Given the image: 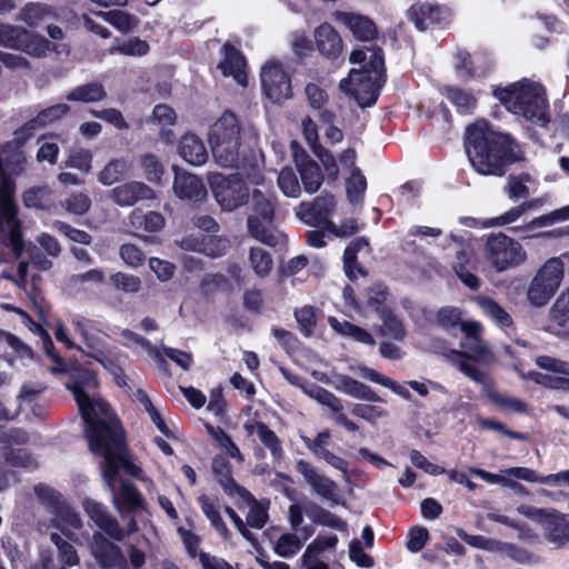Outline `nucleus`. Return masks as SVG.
<instances>
[{
  "label": "nucleus",
  "mask_w": 569,
  "mask_h": 569,
  "mask_svg": "<svg viewBox=\"0 0 569 569\" xmlns=\"http://www.w3.org/2000/svg\"><path fill=\"white\" fill-rule=\"evenodd\" d=\"M127 170L128 164L123 159H113L98 173V181L103 186H111L119 181Z\"/></svg>",
  "instance_id": "603ef678"
},
{
  "label": "nucleus",
  "mask_w": 569,
  "mask_h": 569,
  "mask_svg": "<svg viewBox=\"0 0 569 569\" xmlns=\"http://www.w3.org/2000/svg\"><path fill=\"white\" fill-rule=\"evenodd\" d=\"M92 163V152L84 148H72L68 153L66 166L89 173Z\"/></svg>",
  "instance_id": "bf43d9fd"
},
{
  "label": "nucleus",
  "mask_w": 569,
  "mask_h": 569,
  "mask_svg": "<svg viewBox=\"0 0 569 569\" xmlns=\"http://www.w3.org/2000/svg\"><path fill=\"white\" fill-rule=\"evenodd\" d=\"M199 505L201 507L202 512L211 522V526L218 531V533L223 537H229V530L222 520L219 512V502L214 499H211L204 495L198 498Z\"/></svg>",
  "instance_id": "c03bdc74"
},
{
  "label": "nucleus",
  "mask_w": 569,
  "mask_h": 569,
  "mask_svg": "<svg viewBox=\"0 0 569 569\" xmlns=\"http://www.w3.org/2000/svg\"><path fill=\"white\" fill-rule=\"evenodd\" d=\"M99 382L93 372L68 383L84 422V435L93 455L103 458L101 472L112 493L114 508L124 518L144 508L141 495L131 485L119 479V469L138 477L141 469L131 462L126 452L123 432L110 407L97 393Z\"/></svg>",
  "instance_id": "f257e3e1"
},
{
  "label": "nucleus",
  "mask_w": 569,
  "mask_h": 569,
  "mask_svg": "<svg viewBox=\"0 0 569 569\" xmlns=\"http://www.w3.org/2000/svg\"><path fill=\"white\" fill-rule=\"evenodd\" d=\"M119 256L132 269L141 267L146 260L144 252L133 243H123L119 249Z\"/></svg>",
  "instance_id": "338daca9"
},
{
  "label": "nucleus",
  "mask_w": 569,
  "mask_h": 569,
  "mask_svg": "<svg viewBox=\"0 0 569 569\" xmlns=\"http://www.w3.org/2000/svg\"><path fill=\"white\" fill-rule=\"evenodd\" d=\"M2 456L12 467L33 468L36 459L23 448H3Z\"/></svg>",
  "instance_id": "680f3d73"
},
{
  "label": "nucleus",
  "mask_w": 569,
  "mask_h": 569,
  "mask_svg": "<svg viewBox=\"0 0 569 569\" xmlns=\"http://www.w3.org/2000/svg\"><path fill=\"white\" fill-rule=\"evenodd\" d=\"M172 170L174 171L172 189L179 199L192 203H201L207 199V188L198 176L180 170L177 166H172Z\"/></svg>",
  "instance_id": "2eb2a0df"
},
{
  "label": "nucleus",
  "mask_w": 569,
  "mask_h": 569,
  "mask_svg": "<svg viewBox=\"0 0 569 569\" xmlns=\"http://www.w3.org/2000/svg\"><path fill=\"white\" fill-rule=\"evenodd\" d=\"M332 17L335 20L345 24L353 37L360 41H370L377 36L375 22L362 14L345 11H336Z\"/></svg>",
  "instance_id": "412c9836"
},
{
  "label": "nucleus",
  "mask_w": 569,
  "mask_h": 569,
  "mask_svg": "<svg viewBox=\"0 0 569 569\" xmlns=\"http://www.w3.org/2000/svg\"><path fill=\"white\" fill-rule=\"evenodd\" d=\"M70 108L66 103H58L41 110L37 117L29 120L24 126L16 131L14 140L17 143H23L29 137L32 136L33 131L40 127L48 126L69 112Z\"/></svg>",
  "instance_id": "aec40b11"
},
{
  "label": "nucleus",
  "mask_w": 569,
  "mask_h": 569,
  "mask_svg": "<svg viewBox=\"0 0 569 569\" xmlns=\"http://www.w3.org/2000/svg\"><path fill=\"white\" fill-rule=\"evenodd\" d=\"M566 220H569V204L548 214L537 217L526 224L517 226L513 230L522 234L525 238H530L533 230Z\"/></svg>",
  "instance_id": "c9c22d12"
},
{
  "label": "nucleus",
  "mask_w": 569,
  "mask_h": 569,
  "mask_svg": "<svg viewBox=\"0 0 569 569\" xmlns=\"http://www.w3.org/2000/svg\"><path fill=\"white\" fill-rule=\"evenodd\" d=\"M53 515L52 521L62 533L71 539V530L81 527V520L74 509L64 500L56 510L51 511Z\"/></svg>",
  "instance_id": "e433bc0d"
},
{
  "label": "nucleus",
  "mask_w": 569,
  "mask_h": 569,
  "mask_svg": "<svg viewBox=\"0 0 569 569\" xmlns=\"http://www.w3.org/2000/svg\"><path fill=\"white\" fill-rule=\"evenodd\" d=\"M278 184L282 193L290 198H298L301 193L299 180L291 168H283L278 177Z\"/></svg>",
  "instance_id": "e2e57ef3"
},
{
  "label": "nucleus",
  "mask_w": 569,
  "mask_h": 569,
  "mask_svg": "<svg viewBox=\"0 0 569 569\" xmlns=\"http://www.w3.org/2000/svg\"><path fill=\"white\" fill-rule=\"evenodd\" d=\"M149 51V44L139 38H131L122 42H116L110 47L111 54L121 53L130 57H141Z\"/></svg>",
  "instance_id": "5fc2aeb1"
},
{
  "label": "nucleus",
  "mask_w": 569,
  "mask_h": 569,
  "mask_svg": "<svg viewBox=\"0 0 569 569\" xmlns=\"http://www.w3.org/2000/svg\"><path fill=\"white\" fill-rule=\"evenodd\" d=\"M210 188L218 204L224 211H233L249 202L250 190L239 174L211 177Z\"/></svg>",
  "instance_id": "9d476101"
},
{
  "label": "nucleus",
  "mask_w": 569,
  "mask_h": 569,
  "mask_svg": "<svg viewBox=\"0 0 569 569\" xmlns=\"http://www.w3.org/2000/svg\"><path fill=\"white\" fill-rule=\"evenodd\" d=\"M462 312L459 308L447 306L442 307L436 313V322L443 329H451L461 326Z\"/></svg>",
  "instance_id": "69168bd1"
},
{
  "label": "nucleus",
  "mask_w": 569,
  "mask_h": 569,
  "mask_svg": "<svg viewBox=\"0 0 569 569\" xmlns=\"http://www.w3.org/2000/svg\"><path fill=\"white\" fill-rule=\"evenodd\" d=\"M497 406L502 410L513 413H526L528 406L519 398L499 393L492 388L490 393L487 395Z\"/></svg>",
  "instance_id": "13d9d810"
},
{
  "label": "nucleus",
  "mask_w": 569,
  "mask_h": 569,
  "mask_svg": "<svg viewBox=\"0 0 569 569\" xmlns=\"http://www.w3.org/2000/svg\"><path fill=\"white\" fill-rule=\"evenodd\" d=\"M369 252V241L365 237H359L351 241L343 252V268L346 274L350 279H355L358 274H363V270L356 264L358 252Z\"/></svg>",
  "instance_id": "4c0bfd02"
},
{
  "label": "nucleus",
  "mask_w": 569,
  "mask_h": 569,
  "mask_svg": "<svg viewBox=\"0 0 569 569\" xmlns=\"http://www.w3.org/2000/svg\"><path fill=\"white\" fill-rule=\"evenodd\" d=\"M83 509L96 526L103 530L110 538L121 540L124 537V531L120 528L117 519L110 515L104 505L87 498L83 501Z\"/></svg>",
  "instance_id": "a211bd4d"
},
{
  "label": "nucleus",
  "mask_w": 569,
  "mask_h": 569,
  "mask_svg": "<svg viewBox=\"0 0 569 569\" xmlns=\"http://www.w3.org/2000/svg\"><path fill=\"white\" fill-rule=\"evenodd\" d=\"M16 184L0 162V234L19 257L23 250L17 207L13 200Z\"/></svg>",
  "instance_id": "0eeeda50"
},
{
  "label": "nucleus",
  "mask_w": 569,
  "mask_h": 569,
  "mask_svg": "<svg viewBox=\"0 0 569 569\" xmlns=\"http://www.w3.org/2000/svg\"><path fill=\"white\" fill-rule=\"evenodd\" d=\"M248 503L246 526L261 529L267 520V507L262 502H258L249 492V497H241Z\"/></svg>",
  "instance_id": "3c124183"
},
{
  "label": "nucleus",
  "mask_w": 569,
  "mask_h": 569,
  "mask_svg": "<svg viewBox=\"0 0 569 569\" xmlns=\"http://www.w3.org/2000/svg\"><path fill=\"white\" fill-rule=\"evenodd\" d=\"M337 206L336 198L332 194L323 193L311 202H301L295 209L296 217L312 227H322L326 230L329 218L335 212Z\"/></svg>",
  "instance_id": "ddd939ff"
},
{
  "label": "nucleus",
  "mask_w": 569,
  "mask_h": 569,
  "mask_svg": "<svg viewBox=\"0 0 569 569\" xmlns=\"http://www.w3.org/2000/svg\"><path fill=\"white\" fill-rule=\"evenodd\" d=\"M181 247L187 250L203 252L206 256L216 258L223 256L230 248V241L226 237L209 236L201 242L192 238L181 241Z\"/></svg>",
  "instance_id": "c85d7f7f"
},
{
  "label": "nucleus",
  "mask_w": 569,
  "mask_h": 569,
  "mask_svg": "<svg viewBox=\"0 0 569 569\" xmlns=\"http://www.w3.org/2000/svg\"><path fill=\"white\" fill-rule=\"evenodd\" d=\"M565 266L560 258L548 259L537 271L527 291V298L535 307L545 306L560 287Z\"/></svg>",
  "instance_id": "6e6552de"
},
{
  "label": "nucleus",
  "mask_w": 569,
  "mask_h": 569,
  "mask_svg": "<svg viewBox=\"0 0 569 569\" xmlns=\"http://www.w3.org/2000/svg\"><path fill=\"white\" fill-rule=\"evenodd\" d=\"M328 323L340 336L351 338L367 346H375L376 343L373 337L367 330L351 322L346 320L340 321L335 317H329Z\"/></svg>",
  "instance_id": "58836bf2"
},
{
  "label": "nucleus",
  "mask_w": 569,
  "mask_h": 569,
  "mask_svg": "<svg viewBox=\"0 0 569 569\" xmlns=\"http://www.w3.org/2000/svg\"><path fill=\"white\" fill-rule=\"evenodd\" d=\"M466 152L472 168L483 176H502L508 163L521 159L517 143L490 129L486 121L468 127Z\"/></svg>",
  "instance_id": "f03ea898"
},
{
  "label": "nucleus",
  "mask_w": 569,
  "mask_h": 569,
  "mask_svg": "<svg viewBox=\"0 0 569 569\" xmlns=\"http://www.w3.org/2000/svg\"><path fill=\"white\" fill-rule=\"evenodd\" d=\"M536 363L541 369L566 377H553L547 373L530 371L527 375L529 379L549 389L569 391V362L548 356H540L536 359Z\"/></svg>",
  "instance_id": "4468645a"
},
{
  "label": "nucleus",
  "mask_w": 569,
  "mask_h": 569,
  "mask_svg": "<svg viewBox=\"0 0 569 569\" xmlns=\"http://www.w3.org/2000/svg\"><path fill=\"white\" fill-rule=\"evenodd\" d=\"M240 124L231 112H224L210 128L212 156L224 168L236 167L240 154Z\"/></svg>",
  "instance_id": "39448f33"
},
{
  "label": "nucleus",
  "mask_w": 569,
  "mask_h": 569,
  "mask_svg": "<svg viewBox=\"0 0 569 569\" xmlns=\"http://www.w3.org/2000/svg\"><path fill=\"white\" fill-rule=\"evenodd\" d=\"M62 208L72 214H84L91 207L90 198L82 193L76 192L70 194L64 201L61 202Z\"/></svg>",
  "instance_id": "774afa93"
},
{
  "label": "nucleus",
  "mask_w": 569,
  "mask_h": 569,
  "mask_svg": "<svg viewBox=\"0 0 569 569\" xmlns=\"http://www.w3.org/2000/svg\"><path fill=\"white\" fill-rule=\"evenodd\" d=\"M332 387L349 397L371 402H382V399L367 385L346 375H336Z\"/></svg>",
  "instance_id": "a878e982"
},
{
  "label": "nucleus",
  "mask_w": 569,
  "mask_h": 569,
  "mask_svg": "<svg viewBox=\"0 0 569 569\" xmlns=\"http://www.w3.org/2000/svg\"><path fill=\"white\" fill-rule=\"evenodd\" d=\"M306 395L321 406H325L332 412L337 413L336 421L343 426L348 431L356 432L358 430V425L347 418L343 413V405L341 400L332 392L322 387H309L306 388Z\"/></svg>",
  "instance_id": "4be33fe9"
},
{
  "label": "nucleus",
  "mask_w": 569,
  "mask_h": 569,
  "mask_svg": "<svg viewBox=\"0 0 569 569\" xmlns=\"http://www.w3.org/2000/svg\"><path fill=\"white\" fill-rule=\"evenodd\" d=\"M179 154L192 166H202L208 159L206 146L193 133L184 134L178 146Z\"/></svg>",
  "instance_id": "2f4dec72"
},
{
  "label": "nucleus",
  "mask_w": 569,
  "mask_h": 569,
  "mask_svg": "<svg viewBox=\"0 0 569 569\" xmlns=\"http://www.w3.org/2000/svg\"><path fill=\"white\" fill-rule=\"evenodd\" d=\"M295 163L300 173L305 191L308 193L317 192L323 182V174L318 163L306 156L303 151L295 153Z\"/></svg>",
  "instance_id": "b1692460"
},
{
  "label": "nucleus",
  "mask_w": 569,
  "mask_h": 569,
  "mask_svg": "<svg viewBox=\"0 0 569 569\" xmlns=\"http://www.w3.org/2000/svg\"><path fill=\"white\" fill-rule=\"evenodd\" d=\"M107 93L102 84L98 82L79 86L67 94L68 101H78L84 103L98 102L106 98Z\"/></svg>",
  "instance_id": "37998d69"
},
{
  "label": "nucleus",
  "mask_w": 569,
  "mask_h": 569,
  "mask_svg": "<svg viewBox=\"0 0 569 569\" xmlns=\"http://www.w3.org/2000/svg\"><path fill=\"white\" fill-rule=\"evenodd\" d=\"M350 62L360 64L353 68L349 77L340 81V89L352 96L362 108L371 107L378 98L379 89L385 81L383 53L380 48H361L353 50Z\"/></svg>",
  "instance_id": "7ed1b4c3"
},
{
  "label": "nucleus",
  "mask_w": 569,
  "mask_h": 569,
  "mask_svg": "<svg viewBox=\"0 0 569 569\" xmlns=\"http://www.w3.org/2000/svg\"><path fill=\"white\" fill-rule=\"evenodd\" d=\"M104 21L112 24L121 32H129L137 28L138 20L132 14H129L124 11L120 10H111V11H99L97 12Z\"/></svg>",
  "instance_id": "de8ad7c7"
},
{
  "label": "nucleus",
  "mask_w": 569,
  "mask_h": 569,
  "mask_svg": "<svg viewBox=\"0 0 569 569\" xmlns=\"http://www.w3.org/2000/svg\"><path fill=\"white\" fill-rule=\"evenodd\" d=\"M243 427L249 435L256 433L258 436L259 440L269 449L273 458L280 459L282 457L281 441L267 425L263 422H247Z\"/></svg>",
  "instance_id": "f704fd0d"
},
{
  "label": "nucleus",
  "mask_w": 569,
  "mask_h": 569,
  "mask_svg": "<svg viewBox=\"0 0 569 569\" xmlns=\"http://www.w3.org/2000/svg\"><path fill=\"white\" fill-rule=\"evenodd\" d=\"M224 58L219 63L218 68L226 77H232L239 84H246V61L241 53L232 46L224 44Z\"/></svg>",
  "instance_id": "c756f323"
},
{
  "label": "nucleus",
  "mask_w": 569,
  "mask_h": 569,
  "mask_svg": "<svg viewBox=\"0 0 569 569\" xmlns=\"http://www.w3.org/2000/svg\"><path fill=\"white\" fill-rule=\"evenodd\" d=\"M448 360L456 366L461 372H463L472 381L480 385L486 395L490 393L493 388L492 379L479 370L477 367L470 365L466 360V353L461 351H450L448 353Z\"/></svg>",
  "instance_id": "7c9ffc66"
},
{
  "label": "nucleus",
  "mask_w": 569,
  "mask_h": 569,
  "mask_svg": "<svg viewBox=\"0 0 569 569\" xmlns=\"http://www.w3.org/2000/svg\"><path fill=\"white\" fill-rule=\"evenodd\" d=\"M381 333L393 339H402L405 337V328L401 321L389 310H380Z\"/></svg>",
  "instance_id": "052dcab7"
},
{
  "label": "nucleus",
  "mask_w": 569,
  "mask_h": 569,
  "mask_svg": "<svg viewBox=\"0 0 569 569\" xmlns=\"http://www.w3.org/2000/svg\"><path fill=\"white\" fill-rule=\"evenodd\" d=\"M541 328L551 335L569 339V288L557 297Z\"/></svg>",
  "instance_id": "dca6fc26"
},
{
  "label": "nucleus",
  "mask_w": 569,
  "mask_h": 569,
  "mask_svg": "<svg viewBox=\"0 0 569 569\" xmlns=\"http://www.w3.org/2000/svg\"><path fill=\"white\" fill-rule=\"evenodd\" d=\"M250 196V212L247 218L249 234L270 247L283 244L286 236L272 228L276 207L273 199L258 189H253Z\"/></svg>",
  "instance_id": "423d86ee"
},
{
  "label": "nucleus",
  "mask_w": 569,
  "mask_h": 569,
  "mask_svg": "<svg viewBox=\"0 0 569 569\" xmlns=\"http://www.w3.org/2000/svg\"><path fill=\"white\" fill-rule=\"evenodd\" d=\"M50 13L51 9L47 4L31 2L20 11L19 19L29 27H36Z\"/></svg>",
  "instance_id": "6e6d98bb"
},
{
  "label": "nucleus",
  "mask_w": 569,
  "mask_h": 569,
  "mask_svg": "<svg viewBox=\"0 0 569 569\" xmlns=\"http://www.w3.org/2000/svg\"><path fill=\"white\" fill-rule=\"evenodd\" d=\"M28 208L49 209L52 204V190L49 187H34L23 193Z\"/></svg>",
  "instance_id": "8fccbe9b"
},
{
  "label": "nucleus",
  "mask_w": 569,
  "mask_h": 569,
  "mask_svg": "<svg viewBox=\"0 0 569 569\" xmlns=\"http://www.w3.org/2000/svg\"><path fill=\"white\" fill-rule=\"evenodd\" d=\"M407 16L420 31H423L429 23H432L436 20L433 17L435 9L429 3H417L411 6L407 11Z\"/></svg>",
  "instance_id": "864d4df0"
},
{
  "label": "nucleus",
  "mask_w": 569,
  "mask_h": 569,
  "mask_svg": "<svg viewBox=\"0 0 569 569\" xmlns=\"http://www.w3.org/2000/svg\"><path fill=\"white\" fill-rule=\"evenodd\" d=\"M129 222L136 229L156 232L164 226V218L156 211L143 213L141 210L136 209L130 213Z\"/></svg>",
  "instance_id": "79ce46f5"
},
{
  "label": "nucleus",
  "mask_w": 569,
  "mask_h": 569,
  "mask_svg": "<svg viewBox=\"0 0 569 569\" xmlns=\"http://www.w3.org/2000/svg\"><path fill=\"white\" fill-rule=\"evenodd\" d=\"M495 96L511 113L538 126L548 122V101L540 83L523 79L509 87L496 89Z\"/></svg>",
  "instance_id": "20e7f679"
},
{
  "label": "nucleus",
  "mask_w": 569,
  "mask_h": 569,
  "mask_svg": "<svg viewBox=\"0 0 569 569\" xmlns=\"http://www.w3.org/2000/svg\"><path fill=\"white\" fill-rule=\"evenodd\" d=\"M249 262L259 278H266L272 270L273 266L270 253L260 247L250 248Z\"/></svg>",
  "instance_id": "09e8293b"
},
{
  "label": "nucleus",
  "mask_w": 569,
  "mask_h": 569,
  "mask_svg": "<svg viewBox=\"0 0 569 569\" xmlns=\"http://www.w3.org/2000/svg\"><path fill=\"white\" fill-rule=\"evenodd\" d=\"M486 258L498 271L521 264L527 253L522 246L515 239L503 234H490L485 244Z\"/></svg>",
  "instance_id": "1a4fd4ad"
},
{
  "label": "nucleus",
  "mask_w": 569,
  "mask_h": 569,
  "mask_svg": "<svg viewBox=\"0 0 569 569\" xmlns=\"http://www.w3.org/2000/svg\"><path fill=\"white\" fill-rule=\"evenodd\" d=\"M313 38L322 56L336 59L342 52V39L329 23H322L316 28Z\"/></svg>",
  "instance_id": "cd10ccee"
},
{
  "label": "nucleus",
  "mask_w": 569,
  "mask_h": 569,
  "mask_svg": "<svg viewBox=\"0 0 569 569\" xmlns=\"http://www.w3.org/2000/svg\"><path fill=\"white\" fill-rule=\"evenodd\" d=\"M261 84L264 94L273 103H283L292 97L290 77L278 62L270 61L262 67Z\"/></svg>",
  "instance_id": "f8f14e48"
},
{
  "label": "nucleus",
  "mask_w": 569,
  "mask_h": 569,
  "mask_svg": "<svg viewBox=\"0 0 569 569\" xmlns=\"http://www.w3.org/2000/svg\"><path fill=\"white\" fill-rule=\"evenodd\" d=\"M530 181L531 178L528 173L510 176L508 177L505 190L512 200L525 199L530 193L528 188Z\"/></svg>",
  "instance_id": "4d7b16f0"
},
{
  "label": "nucleus",
  "mask_w": 569,
  "mask_h": 569,
  "mask_svg": "<svg viewBox=\"0 0 569 569\" xmlns=\"http://www.w3.org/2000/svg\"><path fill=\"white\" fill-rule=\"evenodd\" d=\"M367 189V180L358 168H353L351 174L346 180V192L350 203L358 204L362 202Z\"/></svg>",
  "instance_id": "49530a36"
},
{
  "label": "nucleus",
  "mask_w": 569,
  "mask_h": 569,
  "mask_svg": "<svg viewBox=\"0 0 569 569\" xmlns=\"http://www.w3.org/2000/svg\"><path fill=\"white\" fill-rule=\"evenodd\" d=\"M91 553L101 567L112 566L119 557V548L109 541L101 532H96L92 538Z\"/></svg>",
  "instance_id": "72a5a7b5"
},
{
  "label": "nucleus",
  "mask_w": 569,
  "mask_h": 569,
  "mask_svg": "<svg viewBox=\"0 0 569 569\" xmlns=\"http://www.w3.org/2000/svg\"><path fill=\"white\" fill-rule=\"evenodd\" d=\"M71 325L74 332L81 339V346H77L76 348L86 356L96 359L112 348L108 342V335L103 332L93 320L81 315H73L71 317Z\"/></svg>",
  "instance_id": "9b49d317"
},
{
  "label": "nucleus",
  "mask_w": 569,
  "mask_h": 569,
  "mask_svg": "<svg viewBox=\"0 0 569 569\" xmlns=\"http://www.w3.org/2000/svg\"><path fill=\"white\" fill-rule=\"evenodd\" d=\"M473 301L481 309L482 313L489 317L499 327L509 328L512 325V319L509 313L493 299L478 296Z\"/></svg>",
  "instance_id": "ea45409f"
},
{
  "label": "nucleus",
  "mask_w": 569,
  "mask_h": 569,
  "mask_svg": "<svg viewBox=\"0 0 569 569\" xmlns=\"http://www.w3.org/2000/svg\"><path fill=\"white\" fill-rule=\"evenodd\" d=\"M296 469L319 496L332 502H339L340 496L336 482L320 475L310 462L302 459L298 460Z\"/></svg>",
  "instance_id": "f3484780"
},
{
  "label": "nucleus",
  "mask_w": 569,
  "mask_h": 569,
  "mask_svg": "<svg viewBox=\"0 0 569 569\" xmlns=\"http://www.w3.org/2000/svg\"><path fill=\"white\" fill-rule=\"evenodd\" d=\"M156 198V192L141 181H130L114 187L110 199L120 207H130L141 200Z\"/></svg>",
  "instance_id": "6ab92c4d"
},
{
  "label": "nucleus",
  "mask_w": 569,
  "mask_h": 569,
  "mask_svg": "<svg viewBox=\"0 0 569 569\" xmlns=\"http://www.w3.org/2000/svg\"><path fill=\"white\" fill-rule=\"evenodd\" d=\"M461 331L466 335L461 347L472 353L477 360H487L490 350L486 341L482 339L483 327L479 321H463Z\"/></svg>",
  "instance_id": "5701e85b"
},
{
  "label": "nucleus",
  "mask_w": 569,
  "mask_h": 569,
  "mask_svg": "<svg viewBox=\"0 0 569 569\" xmlns=\"http://www.w3.org/2000/svg\"><path fill=\"white\" fill-rule=\"evenodd\" d=\"M352 415L370 423H375L380 418L389 416L388 410L378 405L356 403L351 410Z\"/></svg>",
  "instance_id": "0e129e2a"
},
{
  "label": "nucleus",
  "mask_w": 569,
  "mask_h": 569,
  "mask_svg": "<svg viewBox=\"0 0 569 569\" xmlns=\"http://www.w3.org/2000/svg\"><path fill=\"white\" fill-rule=\"evenodd\" d=\"M306 540L302 539L299 533H283L278 540L274 542L273 551L282 558H291L298 553L301 549L303 542Z\"/></svg>",
  "instance_id": "a18cd8bd"
},
{
  "label": "nucleus",
  "mask_w": 569,
  "mask_h": 569,
  "mask_svg": "<svg viewBox=\"0 0 569 569\" xmlns=\"http://www.w3.org/2000/svg\"><path fill=\"white\" fill-rule=\"evenodd\" d=\"M332 387L349 397L371 402H382V399L367 385L346 375H336Z\"/></svg>",
  "instance_id": "bb28decb"
},
{
  "label": "nucleus",
  "mask_w": 569,
  "mask_h": 569,
  "mask_svg": "<svg viewBox=\"0 0 569 569\" xmlns=\"http://www.w3.org/2000/svg\"><path fill=\"white\" fill-rule=\"evenodd\" d=\"M550 542L569 541V515L548 508L543 522L540 525Z\"/></svg>",
  "instance_id": "393cba45"
},
{
  "label": "nucleus",
  "mask_w": 569,
  "mask_h": 569,
  "mask_svg": "<svg viewBox=\"0 0 569 569\" xmlns=\"http://www.w3.org/2000/svg\"><path fill=\"white\" fill-rule=\"evenodd\" d=\"M212 471L226 493L230 496L249 497V491L236 483L232 478L231 465L224 458H213Z\"/></svg>",
  "instance_id": "473e14b6"
},
{
  "label": "nucleus",
  "mask_w": 569,
  "mask_h": 569,
  "mask_svg": "<svg viewBox=\"0 0 569 569\" xmlns=\"http://www.w3.org/2000/svg\"><path fill=\"white\" fill-rule=\"evenodd\" d=\"M17 49L22 50L32 57L41 58L47 54L51 47L50 42L42 36L34 34L22 29Z\"/></svg>",
  "instance_id": "a19ab883"
}]
</instances>
